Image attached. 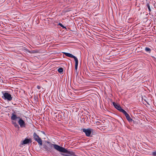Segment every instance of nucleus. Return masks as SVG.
<instances>
[{"mask_svg": "<svg viewBox=\"0 0 156 156\" xmlns=\"http://www.w3.org/2000/svg\"><path fill=\"white\" fill-rule=\"evenodd\" d=\"M30 141V140L29 139H25L23 141V143H22V144H27L29 143Z\"/></svg>", "mask_w": 156, "mask_h": 156, "instance_id": "nucleus-10", "label": "nucleus"}, {"mask_svg": "<svg viewBox=\"0 0 156 156\" xmlns=\"http://www.w3.org/2000/svg\"><path fill=\"white\" fill-rule=\"evenodd\" d=\"M64 156H72L71 155H69V154H64Z\"/></svg>", "mask_w": 156, "mask_h": 156, "instance_id": "nucleus-18", "label": "nucleus"}, {"mask_svg": "<svg viewBox=\"0 0 156 156\" xmlns=\"http://www.w3.org/2000/svg\"><path fill=\"white\" fill-rule=\"evenodd\" d=\"M147 6L148 7V8L149 11H151V9H150V6L149 4H147Z\"/></svg>", "mask_w": 156, "mask_h": 156, "instance_id": "nucleus-14", "label": "nucleus"}, {"mask_svg": "<svg viewBox=\"0 0 156 156\" xmlns=\"http://www.w3.org/2000/svg\"><path fill=\"white\" fill-rule=\"evenodd\" d=\"M48 144L44 147V148L48 151L51 152L53 147L55 150L61 152L68 153L69 151L64 148L58 145L53 144L49 142H48Z\"/></svg>", "mask_w": 156, "mask_h": 156, "instance_id": "nucleus-1", "label": "nucleus"}, {"mask_svg": "<svg viewBox=\"0 0 156 156\" xmlns=\"http://www.w3.org/2000/svg\"><path fill=\"white\" fill-rule=\"evenodd\" d=\"M37 88L38 89H40L41 88V87L39 86H37Z\"/></svg>", "mask_w": 156, "mask_h": 156, "instance_id": "nucleus-17", "label": "nucleus"}, {"mask_svg": "<svg viewBox=\"0 0 156 156\" xmlns=\"http://www.w3.org/2000/svg\"><path fill=\"white\" fill-rule=\"evenodd\" d=\"M11 119L12 120L16 121V120L19 119L18 122L21 127H25V123L24 121L19 116H17L15 114L14 112L11 114Z\"/></svg>", "mask_w": 156, "mask_h": 156, "instance_id": "nucleus-2", "label": "nucleus"}, {"mask_svg": "<svg viewBox=\"0 0 156 156\" xmlns=\"http://www.w3.org/2000/svg\"><path fill=\"white\" fill-rule=\"evenodd\" d=\"M12 123L14 125V126L17 128H19V126L17 123L15 122V121L12 120Z\"/></svg>", "mask_w": 156, "mask_h": 156, "instance_id": "nucleus-9", "label": "nucleus"}, {"mask_svg": "<svg viewBox=\"0 0 156 156\" xmlns=\"http://www.w3.org/2000/svg\"><path fill=\"white\" fill-rule=\"evenodd\" d=\"M3 96L2 98L4 99L7 100L8 101H11L12 99V98L11 94L7 92H4L3 91L2 92Z\"/></svg>", "mask_w": 156, "mask_h": 156, "instance_id": "nucleus-3", "label": "nucleus"}, {"mask_svg": "<svg viewBox=\"0 0 156 156\" xmlns=\"http://www.w3.org/2000/svg\"><path fill=\"white\" fill-rule=\"evenodd\" d=\"M152 154L154 156H156V151L153 152L152 153Z\"/></svg>", "mask_w": 156, "mask_h": 156, "instance_id": "nucleus-15", "label": "nucleus"}, {"mask_svg": "<svg viewBox=\"0 0 156 156\" xmlns=\"http://www.w3.org/2000/svg\"><path fill=\"white\" fill-rule=\"evenodd\" d=\"M59 25H60L61 27H63V28H65V27L63 26L61 23H59Z\"/></svg>", "mask_w": 156, "mask_h": 156, "instance_id": "nucleus-16", "label": "nucleus"}, {"mask_svg": "<svg viewBox=\"0 0 156 156\" xmlns=\"http://www.w3.org/2000/svg\"><path fill=\"white\" fill-rule=\"evenodd\" d=\"M75 68L76 70H77L78 64V59L75 60Z\"/></svg>", "mask_w": 156, "mask_h": 156, "instance_id": "nucleus-11", "label": "nucleus"}, {"mask_svg": "<svg viewBox=\"0 0 156 156\" xmlns=\"http://www.w3.org/2000/svg\"><path fill=\"white\" fill-rule=\"evenodd\" d=\"M33 138L34 140L36 141L40 146L42 145V142L41 139L35 133H34L33 134Z\"/></svg>", "mask_w": 156, "mask_h": 156, "instance_id": "nucleus-4", "label": "nucleus"}, {"mask_svg": "<svg viewBox=\"0 0 156 156\" xmlns=\"http://www.w3.org/2000/svg\"><path fill=\"white\" fill-rule=\"evenodd\" d=\"M113 104L116 108L123 113L125 112V111L119 105L117 104L115 102H113Z\"/></svg>", "mask_w": 156, "mask_h": 156, "instance_id": "nucleus-6", "label": "nucleus"}, {"mask_svg": "<svg viewBox=\"0 0 156 156\" xmlns=\"http://www.w3.org/2000/svg\"><path fill=\"white\" fill-rule=\"evenodd\" d=\"M64 156H72L71 155H69V154H64Z\"/></svg>", "mask_w": 156, "mask_h": 156, "instance_id": "nucleus-19", "label": "nucleus"}, {"mask_svg": "<svg viewBox=\"0 0 156 156\" xmlns=\"http://www.w3.org/2000/svg\"><path fill=\"white\" fill-rule=\"evenodd\" d=\"M93 129L90 128L87 129H83V131L84 132L87 136H90L92 132Z\"/></svg>", "mask_w": 156, "mask_h": 156, "instance_id": "nucleus-5", "label": "nucleus"}, {"mask_svg": "<svg viewBox=\"0 0 156 156\" xmlns=\"http://www.w3.org/2000/svg\"><path fill=\"white\" fill-rule=\"evenodd\" d=\"M64 53L65 55L67 56H68V57H69L70 58H73L74 59V60H75L77 59V58L76 57H75V56H74L73 55H72L70 53H66V52H65Z\"/></svg>", "mask_w": 156, "mask_h": 156, "instance_id": "nucleus-8", "label": "nucleus"}, {"mask_svg": "<svg viewBox=\"0 0 156 156\" xmlns=\"http://www.w3.org/2000/svg\"><path fill=\"white\" fill-rule=\"evenodd\" d=\"M123 113L125 115L126 119L129 122H132V121L134 122V121L132 120L129 115L125 111Z\"/></svg>", "mask_w": 156, "mask_h": 156, "instance_id": "nucleus-7", "label": "nucleus"}, {"mask_svg": "<svg viewBox=\"0 0 156 156\" xmlns=\"http://www.w3.org/2000/svg\"><path fill=\"white\" fill-rule=\"evenodd\" d=\"M145 50L146 52H149V53L151 52V51L150 48L147 47L145 48Z\"/></svg>", "mask_w": 156, "mask_h": 156, "instance_id": "nucleus-12", "label": "nucleus"}, {"mask_svg": "<svg viewBox=\"0 0 156 156\" xmlns=\"http://www.w3.org/2000/svg\"><path fill=\"white\" fill-rule=\"evenodd\" d=\"M41 132L44 134L45 135V133H44V131H41Z\"/></svg>", "mask_w": 156, "mask_h": 156, "instance_id": "nucleus-20", "label": "nucleus"}, {"mask_svg": "<svg viewBox=\"0 0 156 156\" xmlns=\"http://www.w3.org/2000/svg\"><path fill=\"white\" fill-rule=\"evenodd\" d=\"M58 71L59 73H61L63 72V69L62 68H59L58 69Z\"/></svg>", "mask_w": 156, "mask_h": 156, "instance_id": "nucleus-13", "label": "nucleus"}]
</instances>
